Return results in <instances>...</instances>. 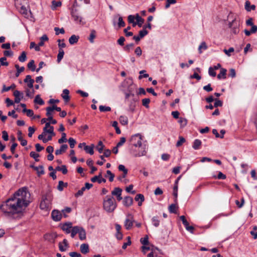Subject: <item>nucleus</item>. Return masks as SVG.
<instances>
[{"label": "nucleus", "instance_id": "1", "mask_svg": "<svg viewBox=\"0 0 257 257\" xmlns=\"http://www.w3.org/2000/svg\"><path fill=\"white\" fill-rule=\"evenodd\" d=\"M31 202V194L28 188L24 187L15 192L2 204L0 209L8 217L21 218L25 209Z\"/></svg>", "mask_w": 257, "mask_h": 257}, {"label": "nucleus", "instance_id": "2", "mask_svg": "<svg viewBox=\"0 0 257 257\" xmlns=\"http://www.w3.org/2000/svg\"><path fill=\"white\" fill-rule=\"evenodd\" d=\"M142 136L140 134L132 136L130 139L131 145L136 147H138V153L134 154L135 157L145 156L147 154V146L146 145H142Z\"/></svg>", "mask_w": 257, "mask_h": 257}, {"label": "nucleus", "instance_id": "3", "mask_svg": "<svg viewBox=\"0 0 257 257\" xmlns=\"http://www.w3.org/2000/svg\"><path fill=\"white\" fill-rule=\"evenodd\" d=\"M117 207L116 202L113 196L106 195L103 199V207L107 212H113Z\"/></svg>", "mask_w": 257, "mask_h": 257}, {"label": "nucleus", "instance_id": "4", "mask_svg": "<svg viewBox=\"0 0 257 257\" xmlns=\"http://www.w3.org/2000/svg\"><path fill=\"white\" fill-rule=\"evenodd\" d=\"M53 200V195L50 192H47L42 196L40 207L42 210L49 209L51 205Z\"/></svg>", "mask_w": 257, "mask_h": 257}, {"label": "nucleus", "instance_id": "5", "mask_svg": "<svg viewBox=\"0 0 257 257\" xmlns=\"http://www.w3.org/2000/svg\"><path fill=\"white\" fill-rule=\"evenodd\" d=\"M77 233L79 234V238L80 240H83L86 239V235L85 230L80 226H74L71 230V236L73 238Z\"/></svg>", "mask_w": 257, "mask_h": 257}, {"label": "nucleus", "instance_id": "6", "mask_svg": "<svg viewBox=\"0 0 257 257\" xmlns=\"http://www.w3.org/2000/svg\"><path fill=\"white\" fill-rule=\"evenodd\" d=\"M135 222L134 216L132 214H127L124 222V226L126 230L131 229Z\"/></svg>", "mask_w": 257, "mask_h": 257}, {"label": "nucleus", "instance_id": "7", "mask_svg": "<svg viewBox=\"0 0 257 257\" xmlns=\"http://www.w3.org/2000/svg\"><path fill=\"white\" fill-rule=\"evenodd\" d=\"M71 16L75 23L80 24L82 23V18L76 9L72 10Z\"/></svg>", "mask_w": 257, "mask_h": 257}, {"label": "nucleus", "instance_id": "8", "mask_svg": "<svg viewBox=\"0 0 257 257\" xmlns=\"http://www.w3.org/2000/svg\"><path fill=\"white\" fill-rule=\"evenodd\" d=\"M122 190L119 187H115L111 191L112 196H115L117 201H120L122 199L121 197Z\"/></svg>", "mask_w": 257, "mask_h": 257}, {"label": "nucleus", "instance_id": "9", "mask_svg": "<svg viewBox=\"0 0 257 257\" xmlns=\"http://www.w3.org/2000/svg\"><path fill=\"white\" fill-rule=\"evenodd\" d=\"M51 215L52 219L56 221H60L61 219L62 216H63L62 213L57 210L52 211Z\"/></svg>", "mask_w": 257, "mask_h": 257}, {"label": "nucleus", "instance_id": "10", "mask_svg": "<svg viewBox=\"0 0 257 257\" xmlns=\"http://www.w3.org/2000/svg\"><path fill=\"white\" fill-rule=\"evenodd\" d=\"M50 121H48L45 123V126L43 128V131L44 133L52 134L53 135L54 127L50 125Z\"/></svg>", "mask_w": 257, "mask_h": 257}, {"label": "nucleus", "instance_id": "11", "mask_svg": "<svg viewBox=\"0 0 257 257\" xmlns=\"http://www.w3.org/2000/svg\"><path fill=\"white\" fill-rule=\"evenodd\" d=\"M111 154V151L109 149L105 150L103 153V155H101L100 156V158L101 160H103V161H98L97 162V164L99 165H102L104 163V162L105 161V160L104 159V156L105 157H108Z\"/></svg>", "mask_w": 257, "mask_h": 257}, {"label": "nucleus", "instance_id": "12", "mask_svg": "<svg viewBox=\"0 0 257 257\" xmlns=\"http://www.w3.org/2000/svg\"><path fill=\"white\" fill-rule=\"evenodd\" d=\"M14 96H15V102L19 103L21 100L23 98V94L19 90H15L14 92Z\"/></svg>", "mask_w": 257, "mask_h": 257}, {"label": "nucleus", "instance_id": "13", "mask_svg": "<svg viewBox=\"0 0 257 257\" xmlns=\"http://www.w3.org/2000/svg\"><path fill=\"white\" fill-rule=\"evenodd\" d=\"M24 82L27 84V86L30 88H33V84L34 83V80L32 78V77L30 75H28L26 76L25 79L24 80Z\"/></svg>", "mask_w": 257, "mask_h": 257}, {"label": "nucleus", "instance_id": "14", "mask_svg": "<svg viewBox=\"0 0 257 257\" xmlns=\"http://www.w3.org/2000/svg\"><path fill=\"white\" fill-rule=\"evenodd\" d=\"M73 227L72 226V223L71 222H67L63 224L62 226V229L65 231V232L67 234L71 233V230Z\"/></svg>", "mask_w": 257, "mask_h": 257}, {"label": "nucleus", "instance_id": "15", "mask_svg": "<svg viewBox=\"0 0 257 257\" xmlns=\"http://www.w3.org/2000/svg\"><path fill=\"white\" fill-rule=\"evenodd\" d=\"M123 204L128 207L131 206L133 203V199L132 197L130 196H126L123 198Z\"/></svg>", "mask_w": 257, "mask_h": 257}, {"label": "nucleus", "instance_id": "16", "mask_svg": "<svg viewBox=\"0 0 257 257\" xmlns=\"http://www.w3.org/2000/svg\"><path fill=\"white\" fill-rule=\"evenodd\" d=\"M91 181L92 182H95L96 181L98 182V183H101L102 182L105 183L106 182V180L104 178L102 177L101 173L99 174L98 176H95L91 179Z\"/></svg>", "mask_w": 257, "mask_h": 257}, {"label": "nucleus", "instance_id": "17", "mask_svg": "<svg viewBox=\"0 0 257 257\" xmlns=\"http://www.w3.org/2000/svg\"><path fill=\"white\" fill-rule=\"evenodd\" d=\"M68 246L67 241L66 239H64L63 242H59V248L61 251H65L66 250V248Z\"/></svg>", "mask_w": 257, "mask_h": 257}, {"label": "nucleus", "instance_id": "18", "mask_svg": "<svg viewBox=\"0 0 257 257\" xmlns=\"http://www.w3.org/2000/svg\"><path fill=\"white\" fill-rule=\"evenodd\" d=\"M18 140L21 142V144L23 146H25L27 144V140L24 139L22 137V132L21 131H19L17 133Z\"/></svg>", "mask_w": 257, "mask_h": 257}, {"label": "nucleus", "instance_id": "19", "mask_svg": "<svg viewBox=\"0 0 257 257\" xmlns=\"http://www.w3.org/2000/svg\"><path fill=\"white\" fill-rule=\"evenodd\" d=\"M31 167L34 168V170L37 171V173L39 176H40L41 175L44 174V170L43 166H39L38 167L31 166Z\"/></svg>", "mask_w": 257, "mask_h": 257}, {"label": "nucleus", "instance_id": "20", "mask_svg": "<svg viewBox=\"0 0 257 257\" xmlns=\"http://www.w3.org/2000/svg\"><path fill=\"white\" fill-rule=\"evenodd\" d=\"M135 201L139 202H138L139 206H141L142 205V203L145 200V197L143 194H138L136 196V197L135 198Z\"/></svg>", "mask_w": 257, "mask_h": 257}, {"label": "nucleus", "instance_id": "21", "mask_svg": "<svg viewBox=\"0 0 257 257\" xmlns=\"http://www.w3.org/2000/svg\"><path fill=\"white\" fill-rule=\"evenodd\" d=\"M68 148V146L66 144L62 145L59 149H57L55 151L56 155H59L64 153Z\"/></svg>", "mask_w": 257, "mask_h": 257}, {"label": "nucleus", "instance_id": "22", "mask_svg": "<svg viewBox=\"0 0 257 257\" xmlns=\"http://www.w3.org/2000/svg\"><path fill=\"white\" fill-rule=\"evenodd\" d=\"M69 94V91L68 89H65L63 90L62 97L66 103L68 102L70 100Z\"/></svg>", "mask_w": 257, "mask_h": 257}, {"label": "nucleus", "instance_id": "23", "mask_svg": "<svg viewBox=\"0 0 257 257\" xmlns=\"http://www.w3.org/2000/svg\"><path fill=\"white\" fill-rule=\"evenodd\" d=\"M89 245L86 243H83L80 245V251L83 254H86L89 252Z\"/></svg>", "mask_w": 257, "mask_h": 257}, {"label": "nucleus", "instance_id": "24", "mask_svg": "<svg viewBox=\"0 0 257 257\" xmlns=\"http://www.w3.org/2000/svg\"><path fill=\"white\" fill-rule=\"evenodd\" d=\"M255 9V6L252 5L250 6V3L248 1H246L245 3V9L248 11L250 12L251 10H254Z\"/></svg>", "mask_w": 257, "mask_h": 257}, {"label": "nucleus", "instance_id": "25", "mask_svg": "<svg viewBox=\"0 0 257 257\" xmlns=\"http://www.w3.org/2000/svg\"><path fill=\"white\" fill-rule=\"evenodd\" d=\"M226 70L224 68H221L219 74L217 75V78L218 79L226 78Z\"/></svg>", "mask_w": 257, "mask_h": 257}, {"label": "nucleus", "instance_id": "26", "mask_svg": "<svg viewBox=\"0 0 257 257\" xmlns=\"http://www.w3.org/2000/svg\"><path fill=\"white\" fill-rule=\"evenodd\" d=\"M79 38L78 36L73 35L69 38V42L71 45L74 44L78 42Z\"/></svg>", "mask_w": 257, "mask_h": 257}, {"label": "nucleus", "instance_id": "27", "mask_svg": "<svg viewBox=\"0 0 257 257\" xmlns=\"http://www.w3.org/2000/svg\"><path fill=\"white\" fill-rule=\"evenodd\" d=\"M136 20L137 22V25L141 27L144 23V20L140 16L139 14L136 15Z\"/></svg>", "mask_w": 257, "mask_h": 257}, {"label": "nucleus", "instance_id": "28", "mask_svg": "<svg viewBox=\"0 0 257 257\" xmlns=\"http://www.w3.org/2000/svg\"><path fill=\"white\" fill-rule=\"evenodd\" d=\"M118 170L123 172L122 177H125L127 174V170L123 165H119L118 167Z\"/></svg>", "mask_w": 257, "mask_h": 257}, {"label": "nucleus", "instance_id": "29", "mask_svg": "<svg viewBox=\"0 0 257 257\" xmlns=\"http://www.w3.org/2000/svg\"><path fill=\"white\" fill-rule=\"evenodd\" d=\"M94 145H92L91 146H85L84 148V150L90 155H93L94 154L93 151Z\"/></svg>", "mask_w": 257, "mask_h": 257}, {"label": "nucleus", "instance_id": "30", "mask_svg": "<svg viewBox=\"0 0 257 257\" xmlns=\"http://www.w3.org/2000/svg\"><path fill=\"white\" fill-rule=\"evenodd\" d=\"M68 184L67 183H64L62 181H59L58 185L57 186V189L60 191H62L64 187H66L67 186Z\"/></svg>", "mask_w": 257, "mask_h": 257}, {"label": "nucleus", "instance_id": "31", "mask_svg": "<svg viewBox=\"0 0 257 257\" xmlns=\"http://www.w3.org/2000/svg\"><path fill=\"white\" fill-rule=\"evenodd\" d=\"M119 120L120 123L123 125H127L128 123V118L125 116H120Z\"/></svg>", "mask_w": 257, "mask_h": 257}, {"label": "nucleus", "instance_id": "32", "mask_svg": "<svg viewBox=\"0 0 257 257\" xmlns=\"http://www.w3.org/2000/svg\"><path fill=\"white\" fill-rule=\"evenodd\" d=\"M201 141L198 139H196L194 141L193 145V148L195 150H198L199 149L201 145Z\"/></svg>", "mask_w": 257, "mask_h": 257}, {"label": "nucleus", "instance_id": "33", "mask_svg": "<svg viewBox=\"0 0 257 257\" xmlns=\"http://www.w3.org/2000/svg\"><path fill=\"white\" fill-rule=\"evenodd\" d=\"M64 55V52L63 49H59V53L57 55V62L58 63H60L62 58H63Z\"/></svg>", "mask_w": 257, "mask_h": 257}, {"label": "nucleus", "instance_id": "34", "mask_svg": "<svg viewBox=\"0 0 257 257\" xmlns=\"http://www.w3.org/2000/svg\"><path fill=\"white\" fill-rule=\"evenodd\" d=\"M34 102L40 105H43L44 104V101L40 97L39 95H37L36 96L35 98L34 99Z\"/></svg>", "mask_w": 257, "mask_h": 257}, {"label": "nucleus", "instance_id": "35", "mask_svg": "<svg viewBox=\"0 0 257 257\" xmlns=\"http://www.w3.org/2000/svg\"><path fill=\"white\" fill-rule=\"evenodd\" d=\"M207 49V46L205 42H202L198 48V51L200 54L202 53V50H206Z\"/></svg>", "mask_w": 257, "mask_h": 257}, {"label": "nucleus", "instance_id": "36", "mask_svg": "<svg viewBox=\"0 0 257 257\" xmlns=\"http://www.w3.org/2000/svg\"><path fill=\"white\" fill-rule=\"evenodd\" d=\"M95 34H96V31L94 30H92L91 31V33H90L89 37L88 38L90 43H93L94 39L96 37Z\"/></svg>", "mask_w": 257, "mask_h": 257}, {"label": "nucleus", "instance_id": "37", "mask_svg": "<svg viewBox=\"0 0 257 257\" xmlns=\"http://www.w3.org/2000/svg\"><path fill=\"white\" fill-rule=\"evenodd\" d=\"M104 147V146L103 145L102 142L101 141H99L96 148L99 153H102Z\"/></svg>", "mask_w": 257, "mask_h": 257}, {"label": "nucleus", "instance_id": "38", "mask_svg": "<svg viewBox=\"0 0 257 257\" xmlns=\"http://www.w3.org/2000/svg\"><path fill=\"white\" fill-rule=\"evenodd\" d=\"M15 67L17 69V72L16 73V76L18 77L20 73L24 71L25 68L24 67H20L17 64L15 65Z\"/></svg>", "mask_w": 257, "mask_h": 257}, {"label": "nucleus", "instance_id": "39", "mask_svg": "<svg viewBox=\"0 0 257 257\" xmlns=\"http://www.w3.org/2000/svg\"><path fill=\"white\" fill-rule=\"evenodd\" d=\"M28 68L30 69L32 71H34L36 69L35 62L33 60H31L28 64Z\"/></svg>", "mask_w": 257, "mask_h": 257}, {"label": "nucleus", "instance_id": "40", "mask_svg": "<svg viewBox=\"0 0 257 257\" xmlns=\"http://www.w3.org/2000/svg\"><path fill=\"white\" fill-rule=\"evenodd\" d=\"M26 53L25 51L22 52L21 55L19 57L18 59L21 62H24L26 60Z\"/></svg>", "mask_w": 257, "mask_h": 257}, {"label": "nucleus", "instance_id": "41", "mask_svg": "<svg viewBox=\"0 0 257 257\" xmlns=\"http://www.w3.org/2000/svg\"><path fill=\"white\" fill-rule=\"evenodd\" d=\"M48 41V37L46 35H43L40 38L39 42V46H43L44 41Z\"/></svg>", "mask_w": 257, "mask_h": 257}, {"label": "nucleus", "instance_id": "42", "mask_svg": "<svg viewBox=\"0 0 257 257\" xmlns=\"http://www.w3.org/2000/svg\"><path fill=\"white\" fill-rule=\"evenodd\" d=\"M212 178L214 179H225L226 178V176L225 175L223 174L222 172H219L217 176H213Z\"/></svg>", "mask_w": 257, "mask_h": 257}, {"label": "nucleus", "instance_id": "43", "mask_svg": "<svg viewBox=\"0 0 257 257\" xmlns=\"http://www.w3.org/2000/svg\"><path fill=\"white\" fill-rule=\"evenodd\" d=\"M30 156L31 157L34 158L36 161L38 162L39 161V159H38L39 157V154H37L35 152H31L30 154Z\"/></svg>", "mask_w": 257, "mask_h": 257}, {"label": "nucleus", "instance_id": "44", "mask_svg": "<svg viewBox=\"0 0 257 257\" xmlns=\"http://www.w3.org/2000/svg\"><path fill=\"white\" fill-rule=\"evenodd\" d=\"M16 87V85L15 84H13L11 86L9 87H6L5 85H3V88L2 90V92L5 91H8L11 89H14Z\"/></svg>", "mask_w": 257, "mask_h": 257}, {"label": "nucleus", "instance_id": "45", "mask_svg": "<svg viewBox=\"0 0 257 257\" xmlns=\"http://www.w3.org/2000/svg\"><path fill=\"white\" fill-rule=\"evenodd\" d=\"M99 109V110L101 112L109 111L111 110V108L109 106H106L103 105H100Z\"/></svg>", "mask_w": 257, "mask_h": 257}, {"label": "nucleus", "instance_id": "46", "mask_svg": "<svg viewBox=\"0 0 257 257\" xmlns=\"http://www.w3.org/2000/svg\"><path fill=\"white\" fill-rule=\"evenodd\" d=\"M128 102H130V109L132 111H133L135 109V107L136 106V100L133 99L132 100H130V101Z\"/></svg>", "mask_w": 257, "mask_h": 257}, {"label": "nucleus", "instance_id": "47", "mask_svg": "<svg viewBox=\"0 0 257 257\" xmlns=\"http://www.w3.org/2000/svg\"><path fill=\"white\" fill-rule=\"evenodd\" d=\"M59 49H62L63 48L66 47V44L64 43V40H58Z\"/></svg>", "mask_w": 257, "mask_h": 257}, {"label": "nucleus", "instance_id": "48", "mask_svg": "<svg viewBox=\"0 0 257 257\" xmlns=\"http://www.w3.org/2000/svg\"><path fill=\"white\" fill-rule=\"evenodd\" d=\"M140 241L144 245H147L149 244V238L148 236H146L143 238H142Z\"/></svg>", "mask_w": 257, "mask_h": 257}, {"label": "nucleus", "instance_id": "49", "mask_svg": "<svg viewBox=\"0 0 257 257\" xmlns=\"http://www.w3.org/2000/svg\"><path fill=\"white\" fill-rule=\"evenodd\" d=\"M169 210L171 213H176L177 210V206L175 204H172L169 206Z\"/></svg>", "mask_w": 257, "mask_h": 257}, {"label": "nucleus", "instance_id": "50", "mask_svg": "<svg viewBox=\"0 0 257 257\" xmlns=\"http://www.w3.org/2000/svg\"><path fill=\"white\" fill-rule=\"evenodd\" d=\"M150 102V99L149 98H144L142 100V104L146 108H149V104Z\"/></svg>", "mask_w": 257, "mask_h": 257}, {"label": "nucleus", "instance_id": "51", "mask_svg": "<svg viewBox=\"0 0 257 257\" xmlns=\"http://www.w3.org/2000/svg\"><path fill=\"white\" fill-rule=\"evenodd\" d=\"M67 141L66 139V135L65 133H63L62 134V137L60 139L58 140V143L59 144H62L64 142H66Z\"/></svg>", "mask_w": 257, "mask_h": 257}, {"label": "nucleus", "instance_id": "52", "mask_svg": "<svg viewBox=\"0 0 257 257\" xmlns=\"http://www.w3.org/2000/svg\"><path fill=\"white\" fill-rule=\"evenodd\" d=\"M134 186L132 184L130 185L128 187H127L125 189L126 192L128 193H131L133 194H135L136 193V191L135 190H133Z\"/></svg>", "mask_w": 257, "mask_h": 257}, {"label": "nucleus", "instance_id": "53", "mask_svg": "<svg viewBox=\"0 0 257 257\" xmlns=\"http://www.w3.org/2000/svg\"><path fill=\"white\" fill-rule=\"evenodd\" d=\"M131 29V27L128 26L126 28L124 29L123 30L124 33L125 34L126 37L132 36L133 35V32H128V30Z\"/></svg>", "mask_w": 257, "mask_h": 257}, {"label": "nucleus", "instance_id": "54", "mask_svg": "<svg viewBox=\"0 0 257 257\" xmlns=\"http://www.w3.org/2000/svg\"><path fill=\"white\" fill-rule=\"evenodd\" d=\"M68 142L70 145V147L72 149L74 147L76 144V141L72 138H70L68 140Z\"/></svg>", "mask_w": 257, "mask_h": 257}, {"label": "nucleus", "instance_id": "55", "mask_svg": "<svg viewBox=\"0 0 257 257\" xmlns=\"http://www.w3.org/2000/svg\"><path fill=\"white\" fill-rule=\"evenodd\" d=\"M49 135L47 138H45V139L43 140V143H46L49 141H51L53 137H54L55 136V134L54 132L53 131V135L52 134H48Z\"/></svg>", "mask_w": 257, "mask_h": 257}, {"label": "nucleus", "instance_id": "56", "mask_svg": "<svg viewBox=\"0 0 257 257\" xmlns=\"http://www.w3.org/2000/svg\"><path fill=\"white\" fill-rule=\"evenodd\" d=\"M52 8L55 9L57 7H60L61 6V2L60 1H53L52 2Z\"/></svg>", "mask_w": 257, "mask_h": 257}, {"label": "nucleus", "instance_id": "57", "mask_svg": "<svg viewBox=\"0 0 257 257\" xmlns=\"http://www.w3.org/2000/svg\"><path fill=\"white\" fill-rule=\"evenodd\" d=\"M125 23L123 21L122 18L121 17H119L118 18V27L119 28L123 27L125 26Z\"/></svg>", "mask_w": 257, "mask_h": 257}, {"label": "nucleus", "instance_id": "58", "mask_svg": "<svg viewBox=\"0 0 257 257\" xmlns=\"http://www.w3.org/2000/svg\"><path fill=\"white\" fill-rule=\"evenodd\" d=\"M54 30L56 32V35H58L59 34H63L65 33L64 29L63 28L61 29H59L58 27H55L54 28Z\"/></svg>", "mask_w": 257, "mask_h": 257}, {"label": "nucleus", "instance_id": "59", "mask_svg": "<svg viewBox=\"0 0 257 257\" xmlns=\"http://www.w3.org/2000/svg\"><path fill=\"white\" fill-rule=\"evenodd\" d=\"M71 211V208L70 207H67L65 209L62 210V213L63 215V216L66 218L67 217V215L65 214V213H70Z\"/></svg>", "mask_w": 257, "mask_h": 257}, {"label": "nucleus", "instance_id": "60", "mask_svg": "<svg viewBox=\"0 0 257 257\" xmlns=\"http://www.w3.org/2000/svg\"><path fill=\"white\" fill-rule=\"evenodd\" d=\"M152 221H153V225H154L155 227H158V226L159 225V224H160V221H159V220L158 219V217H157L154 216V217L152 218Z\"/></svg>", "mask_w": 257, "mask_h": 257}, {"label": "nucleus", "instance_id": "61", "mask_svg": "<svg viewBox=\"0 0 257 257\" xmlns=\"http://www.w3.org/2000/svg\"><path fill=\"white\" fill-rule=\"evenodd\" d=\"M106 174L109 176V181L110 182H112L113 181L114 175L110 170H107L106 171Z\"/></svg>", "mask_w": 257, "mask_h": 257}, {"label": "nucleus", "instance_id": "62", "mask_svg": "<svg viewBox=\"0 0 257 257\" xmlns=\"http://www.w3.org/2000/svg\"><path fill=\"white\" fill-rule=\"evenodd\" d=\"M7 58L6 57H3L0 58V63L2 65L8 66L9 63L6 61Z\"/></svg>", "mask_w": 257, "mask_h": 257}, {"label": "nucleus", "instance_id": "63", "mask_svg": "<svg viewBox=\"0 0 257 257\" xmlns=\"http://www.w3.org/2000/svg\"><path fill=\"white\" fill-rule=\"evenodd\" d=\"M46 115L48 116V117L52 116V112L53 110L51 108V106H49L46 108Z\"/></svg>", "mask_w": 257, "mask_h": 257}, {"label": "nucleus", "instance_id": "64", "mask_svg": "<svg viewBox=\"0 0 257 257\" xmlns=\"http://www.w3.org/2000/svg\"><path fill=\"white\" fill-rule=\"evenodd\" d=\"M148 34V32L146 30L143 29V30H141L139 32V36L142 38L146 35H147Z\"/></svg>", "mask_w": 257, "mask_h": 257}]
</instances>
